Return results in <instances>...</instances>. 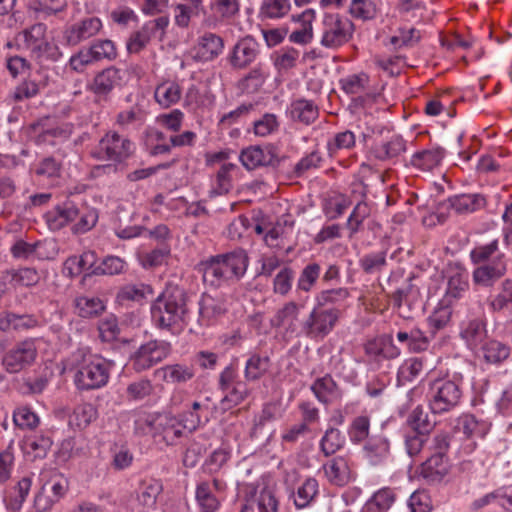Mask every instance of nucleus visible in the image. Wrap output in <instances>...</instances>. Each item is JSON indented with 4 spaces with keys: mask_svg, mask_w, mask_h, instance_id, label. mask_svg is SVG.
Wrapping results in <instances>:
<instances>
[{
    "mask_svg": "<svg viewBox=\"0 0 512 512\" xmlns=\"http://www.w3.org/2000/svg\"><path fill=\"white\" fill-rule=\"evenodd\" d=\"M188 296L184 289L171 286L165 289L151 305V319L162 330L179 334L187 325Z\"/></svg>",
    "mask_w": 512,
    "mask_h": 512,
    "instance_id": "1",
    "label": "nucleus"
},
{
    "mask_svg": "<svg viewBox=\"0 0 512 512\" xmlns=\"http://www.w3.org/2000/svg\"><path fill=\"white\" fill-rule=\"evenodd\" d=\"M249 257L243 249L212 256L199 264L203 281L214 288L239 281L247 271Z\"/></svg>",
    "mask_w": 512,
    "mask_h": 512,
    "instance_id": "2",
    "label": "nucleus"
},
{
    "mask_svg": "<svg viewBox=\"0 0 512 512\" xmlns=\"http://www.w3.org/2000/svg\"><path fill=\"white\" fill-rule=\"evenodd\" d=\"M97 221L98 211L96 208L69 199L46 214L48 227L53 231L61 230L68 224L75 222L72 232L83 234L91 230Z\"/></svg>",
    "mask_w": 512,
    "mask_h": 512,
    "instance_id": "3",
    "label": "nucleus"
},
{
    "mask_svg": "<svg viewBox=\"0 0 512 512\" xmlns=\"http://www.w3.org/2000/svg\"><path fill=\"white\" fill-rule=\"evenodd\" d=\"M47 25L41 22L19 31L6 47L27 51L31 58L43 62H56L62 57L59 47L48 40Z\"/></svg>",
    "mask_w": 512,
    "mask_h": 512,
    "instance_id": "4",
    "label": "nucleus"
},
{
    "mask_svg": "<svg viewBox=\"0 0 512 512\" xmlns=\"http://www.w3.org/2000/svg\"><path fill=\"white\" fill-rule=\"evenodd\" d=\"M74 357L77 368L74 383L79 390L100 389L108 383L111 362L85 349H79Z\"/></svg>",
    "mask_w": 512,
    "mask_h": 512,
    "instance_id": "5",
    "label": "nucleus"
},
{
    "mask_svg": "<svg viewBox=\"0 0 512 512\" xmlns=\"http://www.w3.org/2000/svg\"><path fill=\"white\" fill-rule=\"evenodd\" d=\"M135 150V144L128 138L117 132L106 133L93 148L91 155L97 160L110 161L112 164L96 166L94 172L97 175L105 171L115 172L117 165L129 159Z\"/></svg>",
    "mask_w": 512,
    "mask_h": 512,
    "instance_id": "6",
    "label": "nucleus"
},
{
    "mask_svg": "<svg viewBox=\"0 0 512 512\" xmlns=\"http://www.w3.org/2000/svg\"><path fill=\"white\" fill-rule=\"evenodd\" d=\"M355 26L353 22L338 13H325L321 20L320 44L332 50H337L347 44L353 37Z\"/></svg>",
    "mask_w": 512,
    "mask_h": 512,
    "instance_id": "7",
    "label": "nucleus"
},
{
    "mask_svg": "<svg viewBox=\"0 0 512 512\" xmlns=\"http://www.w3.org/2000/svg\"><path fill=\"white\" fill-rule=\"evenodd\" d=\"M461 384V378L434 381L429 392V407L432 413L441 414L455 408L462 397Z\"/></svg>",
    "mask_w": 512,
    "mask_h": 512,
    "instance_id": "8",
    "label": "nucleus"
},
{
    "mask_svg": "<svg viewBox=\"0 0 512 512\" xmlns=\"http://www.w3.org/2000/svg\"><path fill=\"white\" fill-rule=\"evenodd\" d=\"M459 336L472 351L479 349L487 339V318L481 302H478V311L470 310L460 323Z\"/></svg>",
    "mask_w": 512,
    "mask_h": 512,
    "instance_id": "9",
    "label": "nucleus"
},
{
    "mask_svg": "<svg viewBox=\"0 0 512 512\" xmlns=\"http://www.w3.org/2000/svg\"><path fill=\"white\" fill-rule=\"evenodd\" d=\"M339 311L334 308L314 307L303 321V336L322 340L334 329Z\"/></svg>",
    "mask_w": 512,
    "mask_h": 512,
    "instance_id": "10",
    "label": "nucleus"
},
{
    "mask_svg": "<svg viewBox=\"0 0 512 512\" xmlns=\"http://www.w3.org/2000/svg\"><path fill=\"white\" fill-rule=\"evenodd\" d=\"M171 353V344L164 340H150L142 344L131 357L136 372L145 371L163 361Z\"/></svg>",
    "mask_w": 512,
    "mask_h": 512,
    "instance_id": "11",
    "label": "nucleus"
},
{
    "mask_svg": "<svg viewBox=\"0 0 512 512\" xmlns=\"http://www.w3.org/2000/svg\"><path fill=\"white\" fill-rule=\"evenodd\" d=\"M122 82L123 71L115 66H109L98 72L87 88L93 94L94 102L104 105L109 102L113 90L121 86Z\"/></svg>",
    "mask_w": 512,
    "mask_h": 512,
    "instance_id": "12",
    "label": "nucleus"
},
{
    "mask_svg": "<svg viewBox=\"0 0 512 512\" xmlns=\"http://www.w3.org/2000/svg\"><path fill=\"white\" fill-rule=\"evenodd\" d=\"M303 307V304L294 301L286 302L274 314L271 325L281 329L286 338L303 336V322L300 321V313Z\"/></svg>",
    "mask_w": 512,
    "mask_h": 512,
    "instance_id": "13",
    "label": "nucleus"
},
{
    "mask_svg": "<svg viewBox=\"0 0 512 512\" xmlns=\"http://www.w3.org/2000/svg\"><path fill=\"white\" fill-rule=\"evenodd\" d=\"M169 25V17L161 16L146 22L140 30L129 37L126 47L129 53H138L153 39L162 41L166 28Z\"/></svg>",
    "mask_w": 512,
    "mask_h": 512,
    "instance_id": "14",
    "label": "nucleus"
},
{
    "mask_svg": "<svg viewBox=\"0 0 512 512\" xmlns=\"http://www.w3.org/2000/svg\"><path fill=\"white\" fill-rule=\"evenodd\" d=\"M37 357L34 339L16 343L3 357V365L8 373H18L31 366Z\"/></svg>",
    "mask_w": 512,
    "mask_h": 512,
    "instance_id": "15",
    "label": "nucleus"
},
{
    "mask_svg": "<svg viewBox=\"0 0 512 512\" xmlns=\"http://www.w3.org/2000/svg\"><path fill=\"white\" fill-rule=\"evenodd\" d=\"M260 54V44L252 37L239 39L227 55V62L234 70H244L256 61Z\"/></svg>",
    "mask_w": 512,
    "mask_h": 512,
    "instance_id": "16",
    "label": "nucleus"
},
{
    "mask_svg": "<svg viewBox=\"0 0 512 512\" xmlns=\"http://www.w3.org/2000/svg\"><path fill=\"white\" fill-rule=\"evenodd\" d=\"M103 28L100 18L95 16L84 17L65 27L63 40L68 46H76L96 36Z\"/></svg>",
    "mask_w": 512,
    "mask_h": 512,
    "instance_id": "17",
    "label": "nucleus"
},
{
    "mask_svg": "<svg viewBox=\"0 0 512 512\" xmlns=\"http://www.w3.org/2000/svg\"><path fill=\"white\" fill-rule=\"evenodd\" d=\"M445 278L447 285L442 302L452 305L460 300L469 288L468 272L460 265H450L445 271Z\"/></svg>",
    "mask_w": 512,
    "mask_h": 512,
    "instance_id": "18",
    "label": "nucleus"
},
{
    "mask_svg": "<svg viewBox=\"0 0 512 512\" xmlns=\"http://www.w3.org/2000/svg\"><path fill=\"white\" fill-rule=\"evenodd\" d=\"M227 305L223 297L203 294L199 301V328L215 325L226 313Z\"/></svg>",
    "mask_w": 512,
    "mask_h": 512,
    "instance_id": "19",
    "label": "nucleus"
},
{
    "mask_svg": "<svg viewBox=\"0 0 512 512\" xmlns=\"http://www.w3.org/2000/svg\"><path fill=\"white\" fill-rule=\"evenodd\" d=\"M507 273L506 261L477 264L472 271L473 284L481 288H491Z\"/></svg>",
    "mask_w": 512,
    "mask_h": 512,
    "instance_id": "20",
    "label": "nucleus"
},
{
    "mask_svg": "<svg viewBox=\"0 0 512 512\" xmlns=\"http://www.w3.org/2000/svg\"><path fill=\"white\" fill-rule=\"evenodd\" d=\"M193 365L185 363L167 364L154 370L153 377L167 384L182 385L195 377Z\"/></svg>",
    "mask_w": 512,
    "mask_h": 512,
    "instance_id": "21",
    "label": "nucleus"
},
{
    "mask_svg": "<svg viewBox=\"0 0 512 512\" xmlns=\"http://www.w3.org/2000/svg\"><path fill=\"white\" fill-rule=\"evenodd\" d=\"M486 304L492 314L512 320V282L501 281L495 292L487 297Z\"/></svg>",
    "mask_w": 512,
    "mask_h": 512,
    "instance_id": "22",
    "label": "nucleus"
},
{
    "mask_svg": "<svg viewBox=\"0 0 512 512\" xmlns=\"http://www.w3.org/2000/svg\"><path fill=\"white\" fill-rule=\"evenodd\" d=\"M31 171L39 182L54 187L62 176L63 163L55 156H46L36 162Z\"/></svg>",
    "mask_w": 512,
    "mask_h": 512,
    "instance_id": "23",
    "label": "nucleus"
},
{
    "mask_svg": "<svg viewBox=\"0 0 512 512\" xmlns=\"http://www.w3.org/2000/svg\"><path fill=\"white\" fill-rule=\"evenodd\" d=\"M322 470L328 482L334 486L343 487L352 480V471L348 458L336 456L322 465Z\"/></svg>",
    "mask_w": 512,
    "mask_h": 512,
    "instance_id": "24",
    "label": "nucleus"
},
{
    "mask_svg": "<svg viewBox=\"0 0 512 512\" xmlns=\"http://www.w3.org/2000/svg\"><path fill=\"white\" fill-rule=\"evenodd\" d=\"M36 132V143L55 146L68 140L74 130L72 123H63L56 126H45L42 123L34 125Z\"/></svg>",
    "mask_w": 512,
    "mask_h": 512,
    "instance_id": "25",
    "label": "nucleus"
},
{
    "mask_svg": "<svg viewBox=\"0 0 512 512\" xmlns=\"http://www.w3.org/2000/svg\"><path fill=\"white\" fill-rule=\"evenodd\" d=\"M208 412L207 399L205 401L195 400L187 405V409L178 416L186 431L192 433L208 421Z\"/></svg>",
    "mask_w": 512,
    "mask_h": 512,
    "instance_id": "26",
    "label": "nucleus"
},
{
    "mask_svg": "<svg viewBox=\"0 0 512 512\" xmlns=\"http://www.w3.org/2000/svg\"><path fill=\"white\" fill-rule=\"evenodd\" d=\"M206 14L204 0H186L185 3H177L174 6V21L180 28H187L194 18Z\"/></svg>",
    "mask_w": 512,
    "mask_h": 512,
    "instance_id": "27",
    "label": "nucleus"
},
{
    "mask_svg": "<svg viewBox=\"0 0 512 512\" xmlns=\"http://www.w3.org/2000/svg\"><path fill=\"white\" fill-rule=\"evenodd\" d=\"M449 207L457 214L465 215L474 213L486 206V197L480 193L458 194L447 199Z\"/></svg>",
    "mask_w": 512,
    "mask_h": 512,
    "instance_id": "28",
    "label": "nucleus"
},
{
    "mask_svg": "<svg viewBox=\"0 0 512 512\" xmlns=\"http://www.w3.org/2000/svg\"><path fill=\"white\" fill-rule=\"evenodd\" d=\"M449 468L447 456L432 454L421 464L420 475L428 483H439L448 474Z\"/></svg>",
    "mask_w": 512,
    "mask_h": 512,
    "instance_id": "29",
    "label": "nucleus"
},
{
    "mask_svg": "<svg viewBox=\"0 0 512 512\" xmlns=\"http://www.w3.org/2000/svg\"><path fill=\"white\" fill-rule=\"evenodd\" d=\"M287 113L292 121L310 125L318 118L319 109L312 100L299 98L290 103Z\"/></svg>",
    "mask_w": 512,
    "mask_h": 512,
    "instance_id": "30",
    "label": "nucleus"
},
{
    "mask_svg": "<svg viewBox=\"0 0 512 512\" xmlns=\"http://www.w3.org/2000/svg\"><path fill=\"white\" fill-rule=\"evenodd\" d=\"M469 257L474 265L495 262L497 259L506 261L505 254L500 250L497 238L489 242L477 243L470 251Z\"/></svg>",
    "mask_w": 512,
    "mask_h": 512,
    "instance_id": "31",
    "label": "nucleus"
},
{
    "mask_svg": "<svg viewBox=\"0 0 512 512\" xmlns=\"http://www.w3.org/2000/svg\"><path fill=\"white\" fill-rule=\"evenodd\" d=\"M157 425V436L168 445H174L186 430L179 416L159 415Z\"/></svg>",
    "mask_w": 512,
    "mask_h": 512,
    "instance_id": "32",
    "label": "nucleus"
},
{
    "mask_svg": "<svg viewBox=\"0 0 512 512\" xmlns=\"http://www.w3.org/2000/svg\"><path fill=\"white\" fill-rule=\"evenodd\" d=\"M44 242H27L22 238L16 239L10 247V253L17 260L48 259L49 256L43 252Z\"/></svg>",
    "mask_w": 512,
    "mask_h": 512,
    "instance_id": "33",
    "label": "nucleus"
},
{
    "mask_svg": "<svg viewBox=\"0 0 512 512\" xmlns=\"http://www.w3.org/2000/svg\"><path fill=\"white\" fill-rule=\"evenodd\" d=\"M319 494V483L314 477H307L292 492L291 498L297 509H304L309 507L317 498Z\"/></svg>",
    "mask_w": 512,
    "mask_h": 512,
    "instance_id": "34",
    "label": "nucleus"
},
{
    "mask_svg": "<svg viewBox=\"0 0 512 512\" xmlns=\"http://www.w3.org/2000/svg\"><path fill=\"white\" fill-rule=\"evenodd\" d=\"M316 16L315 10L306 9L301 14L293 16V20L302 23V28L294 30L289 35V41L296 44H308L313 39L312 22Z\"/></svg>",
    "mask_w": 512,
    "mask_h": 512,
    "instance_id": "35",
    "label": "nucleus"
},
{
    "mask_svg": "<svg viewBox=\"0 0 512 512\" xmlns=\"http://www.w3.org/2000/svg\"><path fill=\"white\" fill-rule=\"evenodd\" d=\"M278 501L275 495L267 489H263L246 500L241 512H277Z\"/></svg>",
    "mask_w": 512,
    "mask_h": 512,
    "instance_id": "36",
    "label": "nucleus"
},
{
    "mask_svg": "<svg viewBox=\"0 0 512 512\" xmlns=\"http://www.w3.org/2000/svg\"><path fill=\"white\" fill-rule=\"evenodd\" d=\"M445 154L446 151L444 148L433 146L415 153L411 158V164L422 171H431L440 165Z\"/></svg>",
    "mask_w": 512,
    "mask_h": 512,
    "instance_id": "37",
    "label": "nucleus"
},
{
    "mask_svg": "<svg viewBox=\"0 0 512 512\" xmlns=\"http://www.w3.org/2000/svg\"><path fill=\"white\" fill-rule=\"evenodd\" d=\"M199 55L204 61H213L222 54L224 40L219 35L206 32L198 39Z\"/></svg>",
    "mask_w": 512,
    "mask_h": 512,
    "instance_id": "38",
    "label": "nucleus"
},
{
    "mask_svg": "<svg viewBox=\"0 0 512 512\" xmlns=\"http://www.w3.org/2000/svg\"><path fill=\"white\" fill-rule=\"evenodd\" d=\"M311 390L319 402L328 404L340 398L336 382L330 375L318 378L311 385Z\"/></svg>",
    "mask_w": 512,
    "mask_h": 512,
    "instance_id": "39",
    "label": "nucleus"
},
{
    "mask_svg": "<svg viewBox=\"0 0 512 512\" xmlns=\"http://www.w3.org/2000/svg\"><path fill=\"white\" fill-rule=\"evenodd\" d=\"M267 77L268 72L265 66L258 64L238 81L237 87L243 93L253 94L262 88Z\"/></svg>",
    "mask_w": 512,
    "mask_h": 512,
    "instance_id": "40",
    "label": "nucleus"
},
{
    "mask_svg": "<svg viewBox=\"0 0 512 512\" xmlns=\"http://www.w3.org/2000/svg\"><path fill=\"white\" fill-rule=\"evenodd\" d=\"M480 348L482 350L484 361L493 365L503 363L511 353L509 345L495 339L484 342Z\"/></svg>",
    "mask_w": 512,
    "mask_h": 512,
    "instance_id": "41",
    "label": "nucleus"
},
{
    "mask_svg": "<svg viewBox=\"0 0 512 512\" xmlns=\"http://www.w3.org/2000/svg\"><path fill=\"white\" fill-rule=\"evenodd\" d=\"M38 325V320L31 314L7 312L0 318V329L25 331Z\"/></svg>",
    "mask_w": 512,
    "mask_h": 512,
    "instance_id": "42",
    "label": "nucleus"
},
{
    "mask_svg": "<svg viewBox=\"0 0 512 512\" xmlns=\"http://www.w3.org/2000/svg\"><path fill=\"white\" fill-rule=\"evenodd\" d=\"M270 360L267 356L253 353L246 361L244 378L247 382H255L261 379L269 370Z\"/></svg>",
    "mask_w": 512,
    "mask_h": 512,
    "instance_id": "43",
    "label": "nucleus"
},
{
    "mask_svg": "<svg viewBox=\"0 0 512 512\" xmlns=\"http://www.w3.org/2000/svg\"><path fill=\"white\" fill-rule=\"evenodd\" d=\"M195 499L201 512H215L220 507V499L217 494L210 491L207 481L197 484Z\"/></svg>",
    "mask_w": 512,
    "mask_h": 512,
    "instance_id": "44",
    "label": "nucleus"
},
{
    "mask_svg": "<svg viewBox=\"0 0 512 512\" xmlns=\"http://www.w3.org/2000/svg\"><path fill=\"white\" fill-rule=\"evenodd\" d=\"M77 314L82 318H92L105 310L103 301L98 297L78 296L74 300Z\"/></svg>",
    "mask_w": 512,
    "mask_h": 512,
    "instance_id": "45",
    "label": "nucleus"
},
{
    "mask_svg": "<svg viewBox=\"0 0 512 512\" xmlns=\"http://www.w3.org/2000/svg\"><path fill=\"white\" fill-rule=\"evenodd\" d=\"M221 391L225 393L222 404L226 408H232L241 404L251 393L246 380L236 382L225 389H221Z\"/></svg>",
    "mask_w": 512,
    "mask_h": 512,
    "instance_id": "46",
    "label": "nucleus"
},
{
    "mask_svg": "<svg viewBox=\"0 0 512 512\" xmlns=\"http://www.w3.org/2000/svg\"><path fill=\"white\" fill-rule=\"evenodd\" d=\"M154 97L162 107L168 108L180 100L181 88L175 82H164L156 87Z\"/></svg>",
    "mask_w": 512,
    "mask_h": 512,
    "instance_id": "47",
    "label": "nucleus"
},
{
    "mask_svg": "<svg viewBox=\"0 0 512 512\" xmlns=\"http://www.w3.org/2000/svg\"><path fill=\"white\" fill-rule=\"evenodd\" d=\"M408 425L414 432L428 435L435 427L436 421L431 419L428 412L421 406H417L407 419Z\"/></svg>",
    "mask_w": 512,
    "mask_h": 512,
    "instance_id": "48",
    "label": "nucleus"
},
{
    "mask_svg": "<svg viewBox=\"0 0 512 512\" xmlns=\"http://www.w3.org/2000/svg\"><path fill=\"white\" fill-rule=\"evenodd\" d=\"M345 445V436L337 428H329L320 440V451L329 457L342 449Z\"/></svg>",
    "mask_w": 512,
    "mask_h": 512,
    "instance_id": "49",
    "label": "nucleus"
},
{
    "mask_svg": "<svg viewBox=\"0 0 512 512\" xmlns=\"http://www.w3.org/2000/svg\"><path fill=\"white\" fill-rule=\"evenodd\" d=\"M96 62L103 60L113 61L117 58L116 44L110 39H96L88 46Z\"/></svg>",
    "mask_w": 512,
    "mask_h": 512,
    "instance_id": "50",
    "label": "nucleus"
},
{
    "mask_svg": "<svg viewBox=\"0 0 512 512\" xmlns=\"http://www.w3.org/2000/svg\"><path fill=\"white\" fill-rule=\"evenodd\" d=\"M451 316V305H446L441 301L440 307L436 308L427 319L431 336L447 327L451 321Z\"/></svg>",
    "mask_w": 512,
    "mask_h": 512,
    "instance_id": "51",
    "label": "nucleus"
},
{
    "mask_svg": "<svg viewBox=\"0 0 512 512\" xmlns=\"http://www.w3.org/2000/svg\"><path fill=\"white\" fill-rule=\"evenodd\" d=\"M127 263L118 256H107L92 270L94 275H118L125 271Z\"/></svg>",
    "mask_w": 512,
    "mask_h": 512,
    "instance_id": "52",
    "label": "nucleus"
},
{
    "mask_svg": "<svg viewBox=\"0 0 512 512\" xmlns=\"http://www.w3.org/2000/svg\"><path fill=\"white\" fill-rule=\"evenodd\" d=\"M290 7V0H263L260 15L266 19L281 18L289 12Z\"/></svg>",
    "mask_w": 512,
    "mask_h": 512,
    "instance_id": "53",
    "label": "nucleus"
},
{
    "mask_svg": "<svg viewBox=\"0 0 512 512\" xmlns=\"http://www.w3.org/2000/svg\"><path fill=\"white\" fill-rule=\"evenodd\" d=\"M237 169V166L232 163H224L216 174L215 183L213 185V192L217 195H224L232 189L231 173Z\"/></svg>",
    "mask_w": 512,
    "mask_h": 512,
    "instance_id": "54",
    "label": "nucleus"
},
{
    "mask_svg": "<svg viewBox=\"0 0 512 512\" xmlns=\"http://www.w3.org/2000/svg\"><path fill=\"white\" fill-rule=\"evenodd\" d=\"M96 255L92 251L84 252L81 256L69 257L65 262V267L70 270V273L79 274L82 271L90 270L92 274L95 268Z\"/></svg>",
    "mask_w": 512,
    "mask_h": 512,
    "instance_id": "55",
    "label": "nucleus"
},
{
    "mask_svg": "<svg viewBox=\"0 0 512 512\" xmlns=\"http://www.w3.org/2000/svg\"><path fill=\"white\" fill-rule=\"evenodd\" d=\"M420 38L421 34L415 28H399L397 34L390 37L389 43L394 50H398L402 47L413 46L418 43Z\"/></svg>",
    "mask_w": 512,
    "mask_h": 512,
    "instance_id": "56",
    "label": "nucleus"
},
{
    "mask_svg": "<svg viewBox=\"0 0 512 512\" xmlns=\"http://www.w3.org/2000/svg\"><path fill=\"white\" fill-rule=\"evenodd\" d=\"M211 10L222 20H230L240 11V0H212Z\"/></svg>",
    "mask_w": 512,
    "mask_h": 512,
    "instance_id": "57",
    "label": "nucleus"
},
{
    "mask_svg": "<svg viewBox=\"0 0 512 512\" xmlns=\"http://www.w3.org/2000/svg\"><path fill=\"white\" fill-rule=\"evenodd\" d=\"M153 391L154 386L151 380L147 378H141L128 384L126 388V396L129 400L140 401L150 396Z\"/></svg>",
    "mask_w": 512,
    "mask_h": 512,
    "instance_id": "58",
    "label": "nucleus"
},
{
    "mask_svg": "<svg viewBox=\"0 0 512 512\" xmlns=\"http://www.w3.org/2000/svg\"><path fill=\"white\" fill-rule=\"evenodd\" d=\"M363 452L371 464H380L384 455V438L382 436L369 437L363 447Z\"/></svg>",
    "mask_w": 512,
    "mask_h": 512,
    "instance_id": "59",
    "label": "nucleus"
},
{
    "mask_svg": "<svg viewBox=\"0 0 512 512\" xmlns=\"http://www.w3.org/2000/svg\"><path fill=\"white\" fill-rule=\"evenodd\" d=\"M15 464L13 443L0 452V488L11 478Z\"/></svg>",
    "mask_w": 512,
    "mask_h": 512,
    "instance_id": "60",
    "label": "nucleus"
},
{
    "mask_svg": "<svg viewBox=\"0 0 512 512\" xmlns=\"http://www.w3.org/2000/svg\"><path fill=\"white\" fill-rule=\"evenodd\" d=\"M377 7L371 0H352L349 13L357 19L370 20L377 14Z\"/></svg>",
    "mask_w": 512,
    "mask_h": 512,
    "instance_id": "61",
    "label": "nucleus"
},
{
    "mask_svg": "<svg viewBox=\"0 0 512 512\" xmlns=\"http://www.w3.org/2000/svg\"><path fill=\"white\" fill-rule=\"evenodd\" d=\"M321 267L318 263H310L306 265L297 281V288L299 290L308 292L316 283L320 276Z\"/></svg>",
    "mask_w": 512,
    "mask_h": 512,
    "instance_id": "62",
    "label": "nucleus"
},
{
    "mask_svg": "<svg viewBox=\"0 0 512 512\" xmlns=\"http://www.w3.org/2000/svg\"><path fill=\"white\" fill-rule=\"evenodd\" d=\"M170 254L168 245L161 244L160 247L141 255V264L144 268H155L161 266Z\"/></svg>",
    "mask_w": 512,
    "mask_h": 512,
    "instance_id": "63",
    "label": "nucleus"
},
{
    "mask_svg": "<svg viewBox=\"0 0 512 512\" xmlns=\"http://www.w3.org/2000/svg\"><path fill=\"white\" fill-rule=\"evenodd\" d=\"M13 422L20 429H34L39 424V417L29 407L23 406L14 410Z\"/></svg>",
    "mask_w": 512,
    "mask_h": 512,
    "instance_id": "64",
    "label": "nucleus"
}]
</instances>
